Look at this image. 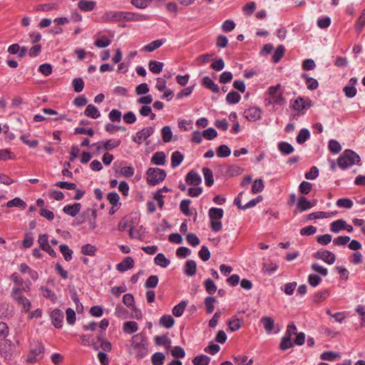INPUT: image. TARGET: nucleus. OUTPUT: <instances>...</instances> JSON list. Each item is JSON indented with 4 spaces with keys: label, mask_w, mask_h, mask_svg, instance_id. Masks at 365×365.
Here are the masks:
<instances>
[{
    "label": "nucleus",
    "mask_w": 365,
    "mask_h": 365,
    "mask_svg": "<svg viewBox=\"0 0 365 365\" xmlns=\"http://www.w3.org/2000/svg\"><path fill=\"white\" fill-rule=\"evenodd\" d=\"M186 306H187L186 302H185V301L180 302L179 304H178L177 305H175L173 307V314L176 317H181L184 313Z\"/></svg>",
    "instance_id": "obj_40"
},
{
    "label": "nucleus",
    "mask_w": 365,
    "mask_h": 365,
    "mask_svg": "<svg viewBox=\"0 0 365 365\" xmlns=\"http://www.w3.org/2000/svg\"><path fill=\"white\" fill-rule=\"evenodd\" d=\"M158 283V277L156 275H150L145 282V287L147 289L155 288Z\"/></svg>",
    "instance_id": "obj_60"
},
{
    "label": "nucleus",
    "mask_w": 365,
    "mask_h": 365,
    "mask_svg": "<svg viewBox=\"0 0 365 365\" xmlns=\"http://www.w3.org/2000/svg\"><path fill=\"white\" fill-rule=\"evenodd\" d=\"M149 69L155 74H158L163 71V63L157 61H150L149 62Z\"/></svg>",
    "instance_id": "obj_37"
},
{
    "label": "nucleus",
    "mask_w": 365,
    "mask_h": 365,
    "mask_svg": "<svg viewBox=\"0 0 365 365\" xmlns=\"http://www.w3.org/2000/svg\"><path fill=\"white\" fill-rule=\"evenodd\" d=\"M155 131L154 128L148 126L143 128L142 130L137 132L136 135L133 138V140L138 143L141 144L143 140L147 139L148 137L152 135Z\"/></svg>",
    "instance_id": "obj_7"
},
{
    "label": "nucleus",
    "mask_w": 365,
    "mask_h": 365,
    "mask_svg": "<svg viewBox=\"0 0 365 365\" xmlns=\"http://www.w3.org/2000/svg\"><path fill=\"white\" fill-rule=\"evenodd\" d=\"M51 318L53 325L59 329L63 326V313L58 309H53L51 313Z\"/></svg>",
    "instance_id": "obj_8"
},
{
    "label": "nucleus",
    "mask_w": 365,
    "mask_h": 365,
    "mask_svg": "<svg viewBox=\"0 0 365 365\" xmlns=\"http://www.w3.org/2000/svg\"><path fill=\"white\" fill-rule=\"evenodd\" d=\"M134 267V260L131 257H126L124 259L118 263L116 269L120 272H124Z\"/></svg>",
    "instance_id": "obj_10"
},
{
    "label": "nucleus",
    "mask_w": 365,
    "mask_h": 365,
    "mask_svg": "<svg viewBox=\"0 0 365 365\" xmlns=\"http://www.w3.org/2000/svg\"><path fill=\"white\" fill-rule=\"evenodd\" d=\"M174 324L175 320L173 317L169 314L163 315L159 320V324L166 329H170Z\"/></svg>",
    "instance_id": "obj_23"
},
{
    "label": "nucleus",
    "mask_w": 365,
    "mask_h": 365,
    "mask_svg": "<svg viewBox=\"0 0 365 365\" xmlns=\"http://www.w3.org/2000/svg\"><path fill=\"white\" fill-rule=\"evenodd\" d=\"M165 359V356L163 352H155L151 356L153 365H163Z\"/></svg>",
    "instance_id": "obj_44"
},
{
    "label": "nucleus",
    "mask_w": 365,
    "mask_h": 365,
    "mask_svg": "<svg viewBox=\"0 0 365 365\" xmlns=\"http://www.w3.org/2000/svg\"><path fill=\"white\" fill-rule=\"evenodd\" d=\"M123 20L130 21H140L148 20V17L147 15L139 14L137 13L123 11Z\"/></svg>",
    "instance_id": "obj_12"
},
{
    "label": "nucleus",
    "mask_w": 365,
    "mask_h": 365,
    "mask_svg": "<svg viewBox=\"0 0 365 365\" xmlns=\"http://www.w3.org/2000/svg\"><path fill=\"white\" fill-rule=\"evenodd\" d=\"M337 165L341 170H346L354 165H361V158L355 151L346 149L338 158Z\"/></svg>",
    "instance_id": "obj_2"
},
{
    "label": "nucleus",
    "mask_w": 365,
    "mask_h": 365,
    "mask_svg": "<svg viewBox=\"0 0 365 365\" xmlns=\"http://www.w3.org/2000/svg\"><path fill=\"white\" fill-rule=\"evenodd\" d=\"M264 188V181L262 179H257L252 182V193L262 192Z\"/></svg>",
    "instance_id": "obj_56"
},
{
    "label": "nucleus",
    "mask_w": 365,
    "mask_h": 365,
    "mask_svg": "<svg viewBox=\"0 0 365 365\" xmlns=\"http://www.w3.org/2000/svg\"><path fill=\"white\" fill-rule=\"evenodd\" d=\"M210 361V358L205 354L197 356L192 360L194 365H208Z\"/></svg>",
    "instance_id": "obj_46"
},
{
    "label": "nucleus",
    "mask_w": 365,
    "mask_h": 365,
    "mask_svg": "<svg viewBox=\"0 0 365 365\" xmlns=\"http://www.w3.org/2000/svg\"><path fill=\"white\" fill-rule=\"evenodd\" d=\"M278 269V264L273 262L264 263L263 265V270L264 272L271 275Z\"/></svg>",
    "instance_id": "obj_61"
},
{
    "label": "nucleus",
    "mask_w": 365,
    "mask_h": 365,
    "mask_svg": "<svg viewBox=\"0 0 365 365\" xmlns=\"http://www.w3.org/2000/svg\"><path fill=\"white\" fill-rule=\"evenodd\" d=\"M185 181L188 185L197 186L201 183L202 178L198 173L191 170L187 174Z\"/></svg>",
    "instance_id": "obj_11"
},
{
    "label": "nucleus",
    "mask_w": 365,
    "mask_h": 365,
    "mask_svg": "<svg viewBox=\"0 0 365 365\" xmlns=\"http://www.w3.org/2000/svg\"><path fill=\"white\" fill-rule=\"evenodd\" d=\"M202 83L205 87L210 89L213 93H218L220 91L219 86L209 76L204 77L202 78Z\"/></svg>",
    "instance_id": "obj_20"
},
{
    "label": "nucleus",
    "mask_w": 365,
    "mask_h": 365,
    "mask_svg": "<svg viewBox=\"0 0 365 365\" xmlns=\"http://www.w3.org/2000/svg\"><path fill=\"white\" fill-rule=\"evenodd\" d=\"M38 242L40 247L45 252H46L51 257H56L57 254L56 251L50 246L48 243V235H40L38 239Z\"/></svg>",
    "instance_id": "obj_6"
},
{
    "label": "nucleus",
    "mask_w": 365,
    "mask_h": 365,
    "mask_svg": "<svg viewBox=\"0 0 365 365\" xmlns=\"http://www.w3.org/2000/svg\"><path fill=\"white\" fill-rule=\"evenodd\" d=\"M216 153L219 158H227L231 155V149L227 145H221L217 148Z\"/></svg>",
    "instance_id": "obj_39"
},
{
    "label": "nucleus",
    "mask_w": 365,
    "mask_h": 365,
    "mask_svg": "<svg viewBox=\"0 0 365 365\" xmlns=\"http://www.w3.org/2000/svg\"><path fill=\"white\" fill-rule=\"evenodd\" d=\"M314 257L322 259L328 264H333L336 260L335 255L325 250H319L313 255Z\"/></svg>",
    "instance_id": "obj_5"
},
{
    "label": "nucleus",
    "mask_w": 365,
    "mask_h": 365,
    "mask_svg": "<svg viewBox=\"0 0 365 365\" xmlns=\"http://www.w3.org/2000/svg\"><path fill=\"white\" fill-rule=\"evenodd\" d=\"M7 207H21L22 209H24L26 207V203L21 198L19 197H15L13 200H9L6 203Z\"/></svg>",
    "instance_id": "obj_42"
},
{
    "label": "nucleus",
    "mask_w": 365,
    "mask_h": 365,
    "mask_svg": "<svg viewBox=\"0 0 365 365\" xmlns=\"http://www.w3.org/2000/svg\"><path fill=\"white\" fill-rule=\"evenodd\" d=\"M96 6V2L94 1H88V0H81L78 3V7L83 11H91Z\"/></svg>",
    "instance_id": "obj_16"
},
{
    "label": "nucleus",
    "mask_w": 365,
    "mask_h": 365,
    "mask_svg": "<svg viewBox=\"0 0 365 365\" xmlns=\"http://www.w3.org/2000/svg\"><path fill=\"white\" fill-rule=\"evenodd\" d=\"M162 139L164 143H169L173 138V132L170 126L165 125L161 130Z\"/></svg>",
    "instance_id": "obj_38"
},
{
    "label": "nucleus",
    "mask_w": 365,
    "mask_h": 365,
    "mask_svg": "<svg viewBox=\"0 0 365 365\" xmlns=\"http://www.w3.org/2000/svg\"><path fill=\"white\" fill-rule=\"evenodd\" d=\"M97 252V248L91 244H86L81 247V252L84 255L95 256Z\"/></svg>",
    "instance_id": "obj_48"
},
{
    "label": "nucleus",
    "mask_w": 365,
    "mask_h": 365,
    "mask_svg": "<svg viewBox=\"0 0 365 365\" xmlns=\"http://www.w3.org/2000/svg\"><path fill=\"white\" fill-rule=\"evenodd\" d=\"M313 106V102L308 98H304L301 96L297 97L292 103V108L304 114V111L308 110Z\"/></svg>",
    "instance_id": "obj_4"
},
{
    "label": "nucleus",
    "mask_w": 365,
    "mask_h": 365,
    "mask_svg": "<svg viewBox=\"0 0 365 365\" xmlns=\"http://www.w3.org/2000/svg\"><path fill=\"white\" fill-rule=\"evenodd\" d=\"M72 86L76 93H80L84 88V81L81 78H76L72 81Z\"/></svg>",
    "instance_id": "obj_58"
},
{
    "label": "nucleus",
    "mask_w": 365,
    "mask_h": 365,
    "mask_svg": "<svg viewBox=\"0 0 365 365\" xmlns=\"http://www.w3.org/2000/svg\"><path fill=\"white\" fill-rule=\"evenodd\" d=\"M184 159V155L180 151L176 150L171 155V167L175 168L178 167Z\"/></svg>",
    "instance_id": "obj_25"
},
{
    "label": "nucleus",
    "mask_w": 365,
    "mask_h": 365,
    "mask_svg": "<svg viewBox=\"0 0 365 365\" xmlns=\"http://www.w3.org/2000/svg\"><path fill=\"white\" fill-rule=\"evenodd\" d=\"M216 299L214 297H207L205 299L204 304L206 307V311L208 314H211L213 312L215 309L214 303Z\"/></svg>",
    "instance_id": "obj_51"
},
{
    "label": "nucleus",
    "mask_w": 365,
    "mask_h": 365,
    "mask_svg": "<svg viewBox=\"0 0 365 365\" xmlns=\"http://www.w3.org/2000/svg\"><path fill=\"white\" fill-rule=\"evenodd\" d=\"M341 355L339 353L332 351H325L320 355V359L324 361H333L334 359L340 358Z\"/></svg>",
    "instance_id": "obj_34"
},
{
    "label": "nucleus",
    "mask_w": 365,
    "mask_h": 365,
    "mask_svg": "<svg viewBox=\"0 0 365 365\" xmlns=\"http://www.w3.org/2000/svg\"><path fill=\"white\" fill-rule=\"evenodd\" d=\"M81 208V205L80 203H74L73 205H67L64 206L63 210V212L71 216V217H76L78 213L80 212Z\"/></svg>",
    "instance_id": "obj_15"
},
{
    "label": "nucleus",
    "mask_w": 365,
    "mask_h": 365,
    "mask_svg": "<svg viewBox=\"0 0 365 365\" xmlns=\"http://www.w3.org/2000/svg\"><path fill=\"white\" fill-rule=\"evenodd\" d=\"M261 322L266 332L269 334H272L274 327V321L269 317H264L261 319Z\"/></svg>",
    "instance_id": "obj_22"
},
{
    "label": "nucleus",
    "mask_w": 365,
    "mask_h": 365,
    "mask_svg": "<svg viewBox=\"0 0 365 365\" xmlns=\"http://www.w3.org/2000/svg\"><path fill=\"white\" fill-rule=\"evenodd\" d=\"M245 192H240L238 195L234 200V205H236L239 209L245 210L251 207V200L247 201L244 205H242V202L245 200L244 197Z\"/></svg>",
    "instance_id": "obj_13"
},
{
    "label": "nucleus",
    "mask_w": 365,
    "mask_h": 365,
    "mask_svg": "<svg viewBox=\"0 0 365 365\" xmlns=\"http://www.w3.org/2000/svg\"><path fill=\"white\" fill-rule=\"evenodd\" d=\"M278 150L282 155H287L292 153L294 148L290 143L282 141L278 144Z\"/></svg>",
    "instance_id": "obj_27"
},
{
    "label": "nucleus",
    "mask_w": 365,
    "mask_h": 365,
    "mask_svg": "<svg viewBox=\"0 0 365 365\" xmlns=\"http://www.w3.org/2000/svg\"><path fill=\"white\" fill-rule=\"evenodd\" d=\"M166 155L164 152L158 151L153 154L150 162L156 165H163L165 163Z\"/></svg>",
    "instance_id": "obj_17"
},
{
    "label": "nucleus",
    "mask_w": 365,
    "mask_h": 365,
    "mask_svg": "<svg viewBox=\"0 0 365 365\" xmlns=\"http://www.w3.org/2000/svg\"><path fill=\"white\" fill-rule=\"evenodd\" d=\"M345 227V220H337L332 222L330 225V230L332 232L338 233Z\"/></svg>",
    "instance_id": "obj_35"
},
{
    "label": "nucleus",
    "mask_w": 365,
    "mask_h": 365,
    "mask_svg": "<svg viewBox=\"0 0 365 365\" xmlns=\"http://www.w3.org/2000/svg\"><path fill=\"white\" fill-rule=\"evenodd\" d=\"M312 189V184L307 181H303L299 184V192L303 195H308Z\"/></svg>",
    "instance_id": "obj_53"
},
{
    "label": "nucleus",
    "mask_w": 365,
    "mask_h": 365,
    "mask_svg": "<svg viewBox=\"0 0 365 365\" xmlns=\"http://www.w3.org/2000/svg\"><path fill=\"white\" fill-rule=\"evenodd\" d=\"M311 269L312 271L317 272L324 277H326L328 274V269L318 263H313L311 265Z\"/></svg>",
    "instance_id": "obj_59"
},
{
    "label": "nucleus",
    "mask_w": 365,
    "mask_h": 365,
    "mask_svg": "<svg viewBox=\"0 0 365 365\" xmlns=\"http://www.w3.org/2000/svg\"><path fill=\"white\" fill-rule=\"evenodd\" d=\"M205 183L207 187H211L214 184L213 173L209 168H203L202 170Z\"/></svg>",
    "instance_id": "obj_26"
},
{
    "label": "nucleus",
    "mask_w": 365,
    "mask_h": 365,
    "mask_svg": "<svg viewBox=\"0 0 365 365\" xmlns=\"http://www.w3.org/2000/svg\"><path fill=\"white\" fill-rule=\"evenodd\" d=\"M41 290L42 291L43 295L45 298L50 299L52 302L56 300V294L51 289L48 287H41Z\"/></svg>",
    "instance_id": "obj_57"
},
{
    "label": "nucleus",
    "mask_w": 365,
    "mask_h": 365,
    "mask_svg": "<svg viewBox=\"0 0 365 365\" xmlns=\"http://www.w3.org/2000/svg\"><path fill=\"white\" fill-rule=\"evenodd\" d=\"M147 183L150 185H156L163 182L165 177L166 173L164 170L158 168H150L147 172Z\"/></svg>",
    "instance_id": "obj_3"
},
{
    "label": "nucleus",
    "mask_w": 365,
    "mask_h": 365,
    "mask_svg": "<svg viewBox=\"0 0 365 365\" xmlns=\"http://www.w3.org/2000/svg\"><path fill=\"white\" fill-rule=\"evenodd\" d=\"M223 214V210L218 207H211L208 212L210 220H221Z\"/></svg>",
    "instance_id": "obj_32"
},
{
    "label": "nucleus",
    "mask_w": 365,
    "mask_h": 365,
    "mask_svg": "<svg viewBox=\"0 0 365 365\" xmlns=\"http://www.w3.org/2000/svg\"><path fill=\"white\" fill-rule=\"evenodd\" d=\"M187 242L192 247L197 246L200 241L198 237L194 233H188L186 236Z\"/></svg>",
    "instance_id": "obj_63"
},
{
    "label": "nucleus",
    "mask_w": 365,
    "mask_h": 365,
    "mask_svg": "<svg viewBox=\"0 0 365 365\" xmlns=\"http://www.w3.org/2000/svg\"><path fill=\"white\" fill-rule=\"evenodd\" d=\"M310 138V132L307 128H302L299 130L297 135V142L302 145L304 143Z\"/></svg>",
    "instance_id": "obj_33"
},
{
    "label": "nucleus",
    "mask_w": 365,
    "mask_h": 365,
    "mask_svg": "<svg viewBox=\"0 0 365 365\" xmlns=\"http://www.w3.org/2000/svg\"><path fill=\"white\" fill-rule=\"evenodd\" d=\"M165 41L166 40L165 38L153 41L152 42L145 45L143 50L147 52H152L160 48Z\"/></svg>",
    "instance_id": "obj_21"
},
{
    "label": "nucleus",
    "mask_w": 365,
    "mask_h": 365,
    "mask_svg": "<svg viewBox=\"0 0 365 365\" xmlns=\"http://www.w3.org/2000/svg\"><path fill=\"white\" fill-rule=\"evenodd\" d=\"M154 262L155 264L165 268L167 267L170 262L168 259H167L164 254L163 253H158L154 258Z\"/></svg>",
    "instance_id": "obj_31"
},
{
    "label": "nucleus",
    "mask_w": 365,
    "mask_h": 365,
    "mask_svg": "<svg viewBox=\"0 0 365 365\" xmlns=\"http://www.w3.org/2000/svg\"><path fill=\"white\" fill-rule=\"evenodd\" d=\"M129 353L138 359H142L148 354V342L140 334L134 335L130 340Z\"/></svg>",
    "instance_id": "obj_1"
},
{
    "label": "nucleus",
    "mask_w": 365,
    "mask_h": 365,
    "mask_svg": "<svg viewBox=\"0 0 365 365\" xmlns=\"http://www.w3.org/2000/svg\"><path fill=\"white\" fill-rule=\"evenodd\" d=\"M241 99L240 95L235 91H230L226 96V101L228 104H236Z\"/></svg>",
    "instance_id": "obj_45"
},
{
    "label": "nucleus",
    "mask_w": 365,
    "mask_h": 365,
    "mask_svg": "<svg viewBox=\"0 0 365 365\" xmlns=\"http://www.w3.org/2000/svg\"><path fill=\"white\" fill-rule=\"evenodd\" d=\"M191 203V200L189 199H185L182 200L180 203V211L185 215V216H190L191 212L190 211V205Z\"/></svg>",
    "instance_id": "obj_49"
},
{
    "label": "nucleus",
    "mask_w": 365,
    "mask_h": 365,
    "mask_svg": "<svg viewBox=\"0 0 365 365\" xmlns=\"http://www.w3.org/2000/svg\"><path fill=\"white\" fill-rule=\"evenodd\" d=\"M123 11H110L106 12L103 18L106 21H120L123 20Z\"/></svg>",
    "instance_id": "obj_9"
},
{
    "label": "nucleus",
    "mask_w": 365,
    "mask_h": 365,
    "mask_svg": "<svg viewBox=\"0 0 365 365\" xmlns=\"http://www.w3.org/2000/svg\"><path fill=\"white\" fill-rule=\"evenodd\" d=\"M204 287L206 292L209 294H213L217 291V286L215 285L213 280L210 278L205 280Z\"/></svg>",
    "instance_id": "obj_41"
},
{
    "label": "nucleus",
    "mask_w": 365,
    "mask_h": 365,
    "mask_svg": "<svg viewBox=\"0 0 365 365\" xmlns=\"http://www.w3.org/2000/svg\"><path fill=\"white\" fill-rule=\"evenodd\" d=\"M329 295V291L328 289L322 290L314 294L313 301L314 303H318L324 301L328 297Z\"/></svg>",
    "instance_id": "obj_55"
},
{
    "label": "nucleus",
    "mask_w": 365,
    "mask_h": 365,
    "mask_svg": "<svg viewBox=\"0 0 365 365\" xmlns=\"http://www.w3.org/2000/svg\"><path fill=\"white\" fill-rule=\"evenodd\" d=\"M301 78L304 80L307 89L314 91L319 87L318 81L314 78L309 77L307 73H302Z\"/></svg>",
    "instance_id": "obj_14"
},
{
    "label": "nucleus",
    "mask_w": 365,
    "mask_h": 365,
    "mask_svg": "<svg viewBox=\"0 0 365 365\" xmlns=\"http://www.w3.org/2000/svg\"><path fill=\"white\" fill-rule=\"evenodd\" d=\"M315 204H312L305 197H300L298 200L297 207L300 212L311 209Z\"/></svg>",
    "instance_id": "obj_19"
},
{
    "label": "nucleus",
    "mask_w": 365,
    "mask_h": 365,
    "mask_svg": "<svg viewBox=\"0 0 365 365\" xmlns=\"http://www.w3.org/2000/svg\"><path fill=\"white\" fill-rule=\"evenodd\" d=\"M336 205L339 207L350 209L353 206V202L349 198H340L336 201Z\"/></svg>",
    "instance_id": "obj_62"
},
{
    "label": "nucleus",
    "mask_w": 365,
    "mask_h": 365,
    "mask_svg": "<svg viewBox=\"0 0 365 365\" xmlns=\"http://www.w3.org/2000/svg\"><path fill=\"white\" fill-rule=\"evenodd\" d=\"M294 346V341L292 340V337L284 334L279 344V349L281 351H285L291 349Z\"/></svg>",
    "instance_id": "obj_29"
},
{
    "label": "nucleus",
    "mask_w": 365,
    "mask_h": 365,
    "mask_svg": "<svg viewBox=\"0 0 365 365\" xmlns=\"http://www.w3.org/2000/svg\"><path fill=\"white\" fill-rule=\"evenodd\" d=\"M365 25V9L362 11L361 14L360 15L359 18L358 19L356 23V30L358 33L361 32L364 26Z\"/></svg>",
    "instance_id": "obj_64"
},
{
    "label": "nucleus",
    "mask_w": 365,
    "mask_h": 365,
    "mask_svg": "<svg viewBox=\"0 0 365 365\" xmlns=\"http://www.w3.org/2000/svg\"><path fill=\"white\" fill-rule=\"evenodd\" d=\"M329 149L332 153L337 154L341 151V146L337 140L331 139L329 142Z\"/></svg>",
    "instance_id": "obj_54"
},
{
    "label": "nucleus",
    "mask_w": 365,
    "mask_h": 365,
    "mask_svg": "<svg viewBox=\"0 0 365 365\" xmlns=\"http://www.w3.org/2000/svg\"><path fill=\"white\" fill-rule=\"evenodd\" d=\"M110 43L111 41L106 36L103 35L95 41L94 45L98 48H103L108 46Z\"/></svg>",
    "instance_id": "obj_47"
},
{
    "label": "nucleus",
    "mask_w": 365,
    "mask_h": 365,
    "mask_svg": "<svg viewBox=\"0 0 365 365\" xmlns=\"http://www.w3.org/2000/svg\"><path fill=\"white\" fill-rule=\"evenodd\" d=\"M16 301L23 306V308L26 312L29 311L31 307V302L23 295H19L18 297H16Z\"/></svg>",
    "instance_id": "obj_50"
},
{
    "label": "nucleus",
    "mask_w": 365,
    "mask_h": 365,
    "mask_svg": "<svg viewBox=\"0 0 365 365\" xmlns=\"http://www.w3.org/2000/svg\"><path fill=\"white\" fill-rule=\"evenodd\" d=\"M184 272L187 276H194L196 274L195 261L192 259L187 260L185 264Z\"/></svg>",
    "instance_id": "obj_24"
},
{
    "label": "nucleus",
    "mask_w": 365,
    "mask_h": 365,
    "mask_svg": "<svg viewBox=\"0 0 365 365\" xmlns=\"http://www.w3.org/2000/svg\"><path fill=\"white\" fill-rule=\"evenodd\" d=\"M60 251L66 261L69 262L72 259L73 250L69 248L67 245H61L59 246Z\"/></svg>",
    "instance_id": "obj_36"
},
{
    "label": "nucleus",
    "mask_w": 365,
    "mask_h": 365,
    "mask_svg": "<svg viewBox=\"0 0 365 365\" xmlns=\"http://www.w3.org/2000/svg\"><path fill=\"white\" fill-rule=\"evenodd\" d=\"M84 114L87 117H89L93 119H96L101 116V113L99 110L93 104H89L87 106L86 108L84 110Z\"/></svg>",
    "instance_id": "obj_18"
},
{
    "label": "nucleus",
    "mask_w": 365,
    "mask_h": 365,
    "mask_svg": "<svg viewBox=\"0 0 365 365\" xmlns=\"http://www.w3.org/2000/svg\"><path fill=\"white\" fill-rule=\"evenodd\" d=\"M123 329L126 334H130L135 333L138 329V323L134 321L126 322L123 324Z\"/></svg>",
    "instance_id": "obj_30"
},
{
    "label": "nucleus",
    "mask_w": 365,
    "mask_h": 365,
    "mask_svg": "<svg viewBox=\"0 0 365 365\" xmlns=\"http://www.w3.org/2000/svg\"><path fill=\"white\" fill-rule=\"evenodd\" d=\"M284 51H285L284 46L283 45H279L277 47V48L272 56L273 62L278 63L284 56Z\"/></svg>",
    "instance_id": "obj_43"
},
{
    "label": "nucleus",
    "mask_w": 365,
    "mask_h": 365,
    "mask_svg": "<svg viewBox=\"0 0 365 365\" xmlns=\"http://www.w3.org/2000/svg\"><path fill=\"white\" fill-rule=\"evenodd\" d=\"M120 143L121 141L119 139H109L103 140V150H112L118 148L120 145Z\"/></svg>",
    "instance_id": "obj_28"
},
{
    "label": "nucleus",
    "mask_w": 365,
    "mask_h": 365,
    "mask_svg": "<svg viewBox=\"0 0 365 365\" xmlns=\"http://www.w3.org/2000/svg\"><path fill=\"white\" fill-rule=\"evenodd\" d=\"M107 199L113 207H118L120 205L119 202L120 196L116 192H110L108 194Z\"/></svg>",
    "instance_id": "obj_52"
}]
</instances>
